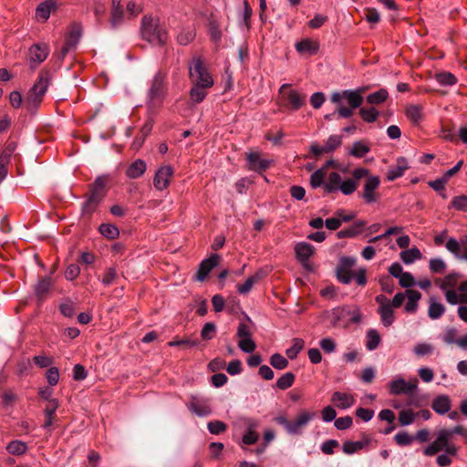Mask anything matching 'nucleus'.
I'll return each instance as SVG.
<instances>
[{
	"label": "nucleus",
	"mask_w": 467,
	"mask_h": 467,
	"mask_svg": "<svg viewBox=\"0 0 467 467\" xmlns=\"http://www.w3.org/2000/svg\"><path fill=\"white\" fill-rule=\"evenodd\" d=\"M141 35L148 42L164 46L168 39V32L161 25L160 18L145 16L141 22Z\"/></svg>",
	"instance_id": "nucleus-1"
},
{
	"label": "nucleus",
	"mask_w": 467,
	"mask_h": 467,
	"mask_svg": "<svg viewBox=\"0 0 467 467\" xmlns=\"http://www.w3.org/2000/svg\"><path fill=\"white\" fill-rule=\"evenodd\" d=\"M106 184V177H98L89 186V192L87 194V200L82 204L84 213H92L96 207L101 202L107 192Z\"/></svg>",
	"instance_id": "nucleus-2"
},
{
	"label": "nucleus",
	"mask_w": 467,
	"mask_h": 467,
	"mask_svg": "<svg viewBox=\"0 0 467 467\" xmlns=\"http://www.w3.org/2000/svg\"><path fill=\"white\" fill-rule=\"evenodd\" d=\"M190 78L193 84L211 88L213 80L200 57H194L190 65Z\"/></svg>",
	"instance_id": "nucleus-3"
},
{
	"label": "nucleus",
	"mask_w": 467,
	"mask_h": 467,
	"mask_svg": "<svg viewBox=\"0 0 467 467\" xmlns=\"http://www.w3.org/2000/svg\"><path fill=\"white\" fill-rule=\"evenodd\" d=\"M442 450L451 456H455L458 452V447L449 442L447 432L440 431L437 439L427 446L423 452L427 456H432Z\"/></svg>",
	"instance_id": "nucleus-4"
},
{
	"label": "nucleus",
	"mask_w": 467,
	"mask_h": 467,
	"mask_svg": "<svg viewBox=\"0 0 467 467\" xmlns=\"http://www.w3.org/2000/svg\"><path fill=\"white\" fill-rule=\"evenodd\" d=\"M48 86L47 73H41L38 81L31 88L28 92L26 103L29 109L36 108L42 101V97L46 93Z\"/></svg>",
	"instance_id": "nucleus-5"
},
{
	"label": "nucleus",
	"mask_w": 467,
	"mask_h": 467,
	"mask_svg": "<svg viewBox=\"0 0 467 467\" xmlns=\"http://www.w3.org/2000/svg\"><path fill=\"white\" fill-rule=\"evenodd\" d=\"M54 288V280L49 275L37 276L36 282L32 285L34 297L38 306H41L49 296Z\"/></svg>",
	"instance_id": "nucleus-6"
},
{
	"label": "nucleus",
	"mask_w": 467,
	"mask_h": 467,
	"mask_svg": "<svg viewBox=\"0 0 467 467\" xmlns=\"http://www.w3.org/2000/svg\"><path fill=\"white\" fill-rule=\"evenodd\" d=\"M419 380L417 378L406 381L401 377H397L388 383L389 391L391 395H410L412 392L417 391Z\"/></svg>",
	"instance_id": "nucleus-7"
},
{
	"label": "nucleus",
	"mask_w": 467,
	"mask_h": 467,
	"mask_svg": "<svg viewBox=\"0 0 467 467\" xmlns=\"http://www.w3.org/2000/svg\"><path fill=\"white\" fill-rule=\"evenodd\" d=\"M361 92V89H346L342 92H334L330 99L332 102H343V100H347L348 107L358 109L362 105L364 100Z\"/></svg>",
	"instance_id": "nucleus-8"
},
{
	"label": "nucleus",
	"mask_w": 467,
	"mask_h": 467,
	"mask_svg": "<svg viewBox=\"0 0 467 467\" xmlns=\"http://www.w3.org/2000/svg\"><path fill=\"white\" fill-rule=\"evenodd\" d=\"M375 300L379 305L378 314L380 316L383 326L390 327L395 320L394 307L390 305V300L384 295L377 296Z\"/></svg>",
	"instance_id": "nucleus-9"
},
{
	"label": "nucleus",
	"mask_w": 467,
	"mask_h": 467,
	"mask_svg": "<svg viewBox=\"0 0 467 467\" xmlns=\"http://www.w3.org/2000/svg\"><path fill=\"white\" fill-rule=\"evenodd\" d=\"M165 89V75L159 71L154 76L149 90V100L152 106H155L162 99Z\"/></svg>",
	"instance_id": "nucleus-10"
},
{
	"label": "nucleus",
	"mask_w": 467,
	"mask_h": 467,
	"mask_svg": "<svg viewBox=\"0 0 467 467\" xmlns=\"http://www.w3.org/2000/svg\"><path fill=\"white\" fill-rule=\"evenodd\" d=\"M445 246L456 259L467 262V234L462 235L459 240L453 237L449 238Z\"/></svg>",
	"instance_id": "nucleus-11"
},
{
	"label": "nucleus",
	"mask_w": 467,
	"mask_h": 467,
	"mask_svg": "<svg viewBox=\"0 0 467 467\" xmlns=\"http://www.w3.org/2000/svg\"><path fill=\"white\" fill-rule=\"evenodd\" d=\"M342 144V136L331 135L323 146L314 142L310 146V151L316 157H319L322 154H328L333 152L336 149L340 147Z\"/></svg>",
	"instance_id": "nucleus-12"
},
{
	"label": "nucleus",
	"mask_w": 467,
	"mask_h": 467,
	"mask_svg": "<svg viewBox=\"0 0 467 467\" xmlns=\"http://www.w3.org/2000/svg\"><path fill=\"white\" fill-rule=\"evenodd\" d=\"M246 160L248 161V169L259 173L265 171L272 165L271 160L263 158L256 151L246 153Z\"/></svg>",
	"instance_id": "nucleus-13"
},
{
	"label": "nucleus",
	"mask_w": 467,
	"mask_h": 467,
	"mask_svg": "<svg viewBox=\"0 0 467 467\" xmlns=\"http://www.w3.org/2000/svg\"><path fill=\"white\" fill-rule=\"evenodd\" d=\"M220 259V255L213 254L209 258L202 260L196 273V280L204 281L211 271L218 265Z\"/></svg>",
	"instance_id": "nucleus-14"
},
{
	"label": "nucleus",
	"mask_w": 467,
	"mask_h": 467,
	"mask_svg": "<svg viewBox=\"0 0 467 467\" xmlns=\"http://www.w3.org/2000/svg\"><path fill=\"white\" fill-rule=\"evenodd\" d=\"M174 173L173 168L170 165L161 167L154 177L153 184L157 190L162 191L169 183Z\"/></svg>",
	"instance_id": "nucleus-15"
},
{
	"label": "nucleus",
	"mask_w": 467,
	"mask_h": 467,
	"mask_svg": "<svg viewBox=\"0 0 467 467\" xmlns=\"http://www.w3.org/2000/svg\"><path fill=\"white\" fill-rule=\"evenodd\" d=\"M316 416V412H309L303 410L298 417L290 421L288 429L289 434H301L302 430L308 424V422Z\"/></svg>",
	"instance_id": "nucleus-16"
},
{
	"label": "nucleus",
	"mask_w": 467,
	"mask_h": 467,
	"mask_svg": "<svg viewBox=\"0 0 467 467\" xmlns=\"http://www.w3.org/2000/svg\"><path fill=\"white\" fill-rule=\"evenodd\" d=\"M379 182L380 181L378 176H370L367 178L364 184V192L362 194L367 202L370 203L377 201L375 191L379 188Z\"/></svg>",
	"instance_id": "nucleus-17"
},
{
	"label": "nucleus",
	"mask_w": 467,
	"mask_h": 467,
	"mask_svg": "<svg viewBox=\"0 0 467 467\" xmlns=\"http://www.w3.org/2000/svg\"><path fill=\"white\" fill-rule=\"evenodd\" d=\"M306 96L296 90H289L284 94V105L293 110H297L306 103Z\"/></svg>",
	"instance_id": "nucleus-18"
},
{
	"label": "nucleus",
	"mask_w": 467,
	"mask_h": 467,
	"mask_svg": "<svg viewBox=\"0 0 467 467\" xmlns=\"http://www.w3.org/2000/svg\"><path fill=\"white\" fill-rule=\"evenodd\" d=\"M57 8V0H46L40 3L36 9V17L47 21L52 12Z\"/></svg>",
	"instance_id": "nucleus-19"
},
{
	"label": "nucleus",
	"mask_w": 467,
	"mask_h": 467,
	"mask_svg": "<svg viewBox=\"0 0 467 467\" xmlns=\"http://www.w3.org/2000/svg\"><path fill=\"white\" fill-rule=\"evenodd\" d=\"M124 17V12L122 6L120 5L119 0H112V9L110 16V26L112 28H117L119 25H121Z\"/></svg>",
	"instance_id": "nucleus-20"
},
{
	"label": "nucleus",
	"mask_w": 467,
	"mask_h": 467,
	"mask_svg": "<svg viewBox=\"0 0 467 467\" xmlns=\"http://www.w3.org/2000/svg\"><path fill=\"white\" fill-rule=\"evenodd\" d=\"M295 251L297 259L301 263L305 264V262H306L309 259V257L314 254L315 248L312 244L308 243L301 242L295 246Z\"/></svg>",
	"instance_id": "nucleus-21"
},
{
	"label": "nucleus",
	"mask_w": 467,
	"mask_h": 467,
	"mask_svg": "<svg viewBox=\"0 0 467 467\" xmlns=\"http://www.w3.org/2000/svg\"><path fill=\"white\" fill-rule=\"evenodd\" d=\"M48 54V49L46 45H34L29 49L30 61L39 64L43 62Z\"/></svg>",
	"instance_id": "nucleus-22"
},
{
	"label": "nucleus",
	"mask_w": 467,
	"mask_h": 467,
	"mask_svg": "<svg viewBox=\"0 0 467 467\" xmlns=\"http://www.w3.org/2000/svg\"><path fill=\"white\" fill-rule=\"evenodd\" d=\"M407 169L408 163L406 159L402 157L399 158L397 161V165L389 169L387 179L389 181H395L396 179L401 177Z\"/></svg>",
	"instance_id": "nucleus-23"
},
{
	"label": "nucleus",
	"mask_w": 467,
	"mask_h": 467,
	"mask_svg": "<svg viewBox=\"0 0 467 467\" xmlns=\"http://www.w3.org/2000/svg\"><path fill=\"white\" fill-rule=\"evenodd\" d=\"M431 408L439 414H445L451 409V400L447 395H439L433 401Z\"/></svg>",
	"instance_id": "nucleus-24"
},
{
	"label": "nucleus",
	"mask_w": 467,
	"mask_h": 467,
	"mask_svg": "<svg viewBox=\"0 0 467 467\" xmlns=\"http://www.w3.org/2000/svg\"><path fill=\"white\" fill-rule=\"evenodd\" d=\"M147 165L144 161L138 159L127 168L126 175L130 179L140 177L146 171Z\"/></svg>",
	"instance_id": "nucleus-25"
},
{
	"label": "nucleus",
	"mask_w": 467,
	"mask_h": 467,
	"mask_svg": "<svg viewBox=\"0 0 467 467\" xmlns=\"http://www.w3.org/2000/svg\"><path fill=\"white\" fill-rule=\"evenodd\" d=\"M406 296L408 297V302L405 305V311L408 313H415L418 309V302L421 298V294L413 289L406 290Z\"/></svg>",
	"instance_id": "nucleus-26"
},
{
	"label": "nucleus",
	"mask_w": 467,
	"mask_h": 467,
	"mask_svg": "<svg viewBox=\"0 0 467 467\" xmlns=\"http://www.w3.org/2000/svg\"><path fill=\"white\" fill-rule=\"evenodd\" d=\"M331 401L334 402L340 409H348L354 404L355 400L352 396H349L346 393H342L339 391H336L333 393L331 397Z\"/></svg>",
	"instance_id": "nucleus-27"
},
{
	"label": "nucleus",
	"mask_w": 467,
	"mask_h": 467,
	"mask_svg": "<svg viewBox=\"0 0 467 467\" xmlns=\"http://www.w3.org/2000/svg\"><path fill=\"white\" fill-rule=\"evenodd\" d=\"M319 45L311 39H304L296 44V49L299 53L314 55L318 51Z\"/></svg>",
	"instance_id": "nucleus-28"
},
{
	"label": "nucleus",
	"mask_w": 467,
	"mask_h": 467,
	"mask_svg": "<svg viewBox=\"0 0 467 467\" xmlns=\"http://www.w3.org/2000/svg\"><path fill=\"white\" fill-rule=\"evenodd\" d=\"M366 223L364 221H358L351 227L337 232V235L338 238L354 237L361 233Z\"/></svg>",
	"instance_id": "nucleus-29"
},
{
	"label": "nucleus",
	"mask_w": 467,
	"mask_h": 467,
	"mask_svg": "<svg viewBox=\"0 0 467 467\" xmlns=\"http://www.w3.org/2000/svg\"><path fill=\"white\" fill-rule=\"evenodd\" d=\"M190 410L195 413L196 415L200 417H205L211 414V409L205 405L204 403L201 402L196 398H192L190 407Z\"/></svg>",
	"instance_id": "nucleus-30"
},
{
	"label": "nucleus",
	"mask_w": 467,
	"mask_h": 467,
	"mask_svg": "<svg viewBox=\"0 0 467 467\" xmlns=\"http://www.w3.org/2000/svg\"><path fill=\"white\" fill-rule=\"evenodd\" d=\"M445 312V306L435 301L433 297L430 298L428 316L431 319H439Z\"/></svg>",
	"instance_id": "nucleus-31"
},
{
	"label": "nucleus",
	"mask_w": 467,
	"mask_h": 467,
	"mask_svg": "<svg viewBox=\"0 0 467 467\" xmlns=\"http://www.w3.org/2000/svg\"><path fill=\"white\" fill-rule=\"evenodd\" d=\"M351 313H352V309L349 306L334 308L332 310V314H331L333 325L336 326L340 321L349 318V316L351 315Z\"/></svg>",
	"instance_id": "nucleus-32"
},
{
	"label": "nucleus",
	"mask_w": 467,
	"mask_h": 467,
	"mask_svg": "<svg viewBox=\"0 0 467 467\" xmlns=\"http://www.w3.org/2000/svg\"><path fill=\"white\" fill-rule=\"evenodd\" d=\"M81 34H82L81 26L77 24H74L71 26V29L66 37V44L68 47H71L74 48L77 46V44L78 43Z\"/></svg>",
	"instance_id": "nucleus-33"
},
{
	"label": "nucleus",
	"mask_w": 467,
	"mask_h": 467,
	"mask_svg": "<svg viewBox=\"0 0 467 467\" xmlns=\"http://www.w3.org/2000/svg\"><path fill=\"white\" fill-rule=\"evenodd\" d=\"M366 347L368 350H375L380 343V336L376 329L370 328L366 334Z\"/></svg>",
	"instance_id": "nucleus-34"
},
{
	"label": "nucleus",
	"mask_w": 467,
	"mask_h": 467,
	"mask_svg": "<svg viewBox=\"0 0 467 467\" xmlns=\"http://www.w3.org/2000/svg\"><path fill=\"white\" fill-rule=\"evenodd\" d=\"M406 115L410 121L417 124L422 119V108L419 105H410L406 109Z\"/></svg>",
	"instance_id": "nucleus-35"
},
{
	"label": "nucleus",
	"mask_w": 467,
	"mask_h": 467,
	"mask_svg": "<svg viewBox=\"0 0 467 467\" xmlns=\"http://www.w3.org/2000/svg\"><path fill=\"white\" fill-rule=\"evenodd\" d=\"M420 251L416 247L402 251L400 253V258L407 265L413 263L416 259H420Z\"/></svg>",
	"instance_id": "nucleus-36"
},
{
	"label": "nucleus",
	"mask_w": 467,
	"mask_h": 467,
	"mask_svg": "<svg viewBox=\"0 0 467 467\" xmlns=\"http://www.w3.org/2000/svg\"><path fill=\"white\" fill-rule=\"evenodd\" d=\"M99 233L109 239H115L119 234L118 227L110 223H102L99 226Z\"/></svg>",
	"instance_id": "nucleus-37"
},
{
	"label": "nucleus",
	"mask_w": 467,
	"mask_h": 467,
	"mask_svg": "<svg viewBox=\"0 0 467 467\" xmlns=\"http://www.w3.org/2000/svg\"><path fill=\"white\" fill-rule=\"evenodd\" d=\"M388 96V91L385 88H380L379 90L369 94L367 97V102L372 105L380 104L387 99Z\"/></svg>",
	"instance_id": "nucleus-38"
},
{
	"label": "nucleus",
	"mask_w": 467,
	"mask_h": 467,
	"mask_svg": "<svg viewBox=\"0 0 467 467\" xmlns=\"http://www.w3.org/2000/svg\"><path fill=\"white\" fill-rule=\"evenodd\" d=\"M435 78L441 86H452L457 82L456 77L446 71L436 74Z\"/></svg>",
	"instance_id": "nucleus-39"
},
{
	"label": "nucleus",
	"mask_w": 467,
	"mask_h": 467,
	"mask_svg": "<svg viewBox=\"0 0 467 467\" xmlns=\"http://www.w3.org/2000/svg\"><path fill=\"white\" fill-rule=\"evenodd\" d=\"M195 37V32L190 28H182L180 34L177 36V42L180 45L186 46L191 43Z\"/></svg>",
	"instance_id": "nucleus-40"
},
{
	"label": "nucleus",
	"mask_w": 467,
	"mask_h": 467,
	"mask_svg": "<svg viewBox=\"0 0 467 467\" xmlns=\"http://www.w3.org/2000/svg\"><path fill=\"white\" fill-rule=\"evenodd\" d=\"M295 381V375L292 372H286L282 375L276 381V387L280 389L290 388Z\"/></svg>",
	"instance_id": "nucleus-41"
},
{
	"label": "nucleus",
	"mask_w": 467,
	"mask_h": 467,
	"mask_svg": "<svg viewBox=\"0 0 467 467\" xmlns=\"http://www.w3.org/2000/svg\"><path fill=\"white\" fill-rule=\"evenodd\" d=\"M205 88H204L201 85L193 84V87L192 88V89L190 91V96H191L192 100L194 101L195 103L202 102L206 96V92L204 90Z\"/></svg>",
	"instance_id": "nucleus-42"
},
{
	"label": "nucleus",
	"mask_w": 467,
	"mask_h": 467,
	"mask_svg": "<svg viewBox=\"0 0 467 467\" xmlns=\"http://www.w3.org/2000/svg\"><path fill=\"white\" fill-rule=\"evenodd\" d=\"M327 175L325 168H320L316 171L310 177V183L313 188L320 187L324 184V179Z\"/></svg>",
	"instance_id": "nucleus-43"
},
{
	"label": "nucleus",
	"mask_w": 467,
	"mask_h": 467,
	"mask_svg": "<svg viewBox=\"0 0 467 467\" xmlns=\"http://www.w3.org/2000/svg\"><path fill=\"white\" fill-rule=\"evenodd\" d=\"M369 151V147L362 141H356L350 150V154L356 158H362Z\"/></svg>",
	"instance_id": "nucleus-44"
},
{
	"label": "nucleus",
	"mask_w": 467,
	"mask_h": 467,
	"mask_svg": "<svg viewBox=\"0 0 467 467\" xmlns=\"http://www.w3.org/2000/svg\"><path fill=\"white\" fill-rule=\"evenodd\" d=\"M359 114L365 121L371 123L377 119L379 111L373 107L370 109L360 108Z\"/></svg>",
	"instance_id": "nucleus-45"
},
{
	"label": "nucleus",
	"mask_w": 467,
	"mask_h": 467,
	"mask_svg": "<svg viewBox=\"0 0 467 467\" xmlns=\"http://www.w3.org/2000/svg\"><path fill=\"white\" fill-rule=\"evenodd\" d=\"M6 449L11 454L21 455L26 451V445L20 441H13L7 445Z\"/></svg>",
	"instance_id": "nucleus-46"
},
{
	"label": "nucleus",
	"mask_w": 467,
	"mask_h": 467,
	"mask_svg": "<svg viewBox=\"0 0 467 467\" xmlns=\"http://www.w3.org/2000/svg\"><path fill=\"white\" fill-rule=\"evenodd\" d=\"M270 364L276 369H285L288 366V361L282 355L275 353L271 356Z\"/></svg>",
	"instance_id": "nucleus-47"
},
{
	"label": "nucleus",
	"mask_w": 467,
	"mask_h": 467,
	"mask_svg": "<svg viewBox=\"0 0 467 467\" xmlns=\"http://www.w3.org/2000/svg\"><path fill=\"white\" fill-rule=\"evenodd\" d=\"M461 277L462 275L458 273H451L447 275L444 281L440 285L441 289L445 290L448 287H454Z\"/></svg>",
	"instance_id": "nucleus-48"
},
{
	"label": "nucleus",
	"mask_w": 467,
	"mask_h": 467,
	"mask_svg": "<svg viewBox=\"0 0 467 467\" xmlns=\"http://www.w3.org/2000/svg\"><path fill=\"white\" fill-rule=\"evenodd\" d=\"M304 348V341L300 338H295L293 346L286 350V355L290 359L297 357V354Z\"/></svg>",
	"instance_id": "nucleus-49"
},
{
	"label": "nucleus",
	"mask_w": 467,
	"mask_h": 467,
	"mask_svg": "<svg viewBox=\"0 0 467 467\" xmlns=\"http://www.w3.org/2000/svg\"><path fill=\"white\" fill-rule=\"evenodd\" d=\"M358 182L353 179H348L340 184L339 190L342 193L348 195L353 193L358 188Z\"/></svg>",
	"instance_id": "nucleus-50"
},
{
	"label": "nucleus",
	"mask_w": 467,
	"mask_h": 467,
	"mask_svg": "<svg viewBox=\"0 0 467 467\" xmlns=\"http://www.w3.org/2000/svg\"><path fill=\"white\" fill-rule=\"evenodd\" d=\"M416 414L410 410H403L399 414V420L402 426L413 423Z\"/></svg>",
	"instance_id": "nucleus-51"
},
{
	"label": "nucleus",
	"mask_w": 467,
	"mask_h": 467,
	"mask_svg": "<svg viewBox=\"0 0 467 467\" xmlns=\"http://www.w3.org/2000/svg\"><path fill=\"white\" fill-rule=\"evenodd\" d=\"M334 103L337 104L336 109L337 111L338 118L348 119L353 116L355 109H353L351 107L345 106V104L343 102H334Z\"/></svg>",
	"instance_id": "nucleus-52"
},
{
	"label": "nucleus",
	"mask_w": 467,
	"mask_h": 467,
	"mask_svg": "<svg viewBox=\"0 0 467 467\" xmlns=\"http://www.w3.org/2000/svg\"><path fill=\"white\" fill-rule=\"evenodd\" d=\"M364 447V443L362 441H347L343 444V451L346 454H353L358 450H361Z\"/></svg>",
	"instance_id": "nucleus-53"
},
{
	"label": "nucleus",
	"mask_w": 467,
	"mask_h": 467,
	"mask_svg": "<svg viewBox=\"0 0 467 467\" xmlns=\"http://www.w3.org/2000/svg\"><path fill=\"white\" fill-rule=\"evenodd\" d=\"M249 431L244 435L243 442L247 445H251L256 442L258 435L256 432L252 431V427L255 426L254 422L251 420L248 421Z\"/></svg>",
	"instance_id": "nucleus-54"
},
{
	"label": "nucleus",
	"mask_w": 467,
	"mask_h": 467,
	"mask_svg": "<svg viewBox=\"0 0 467 467\" xmlns=\"http://www.w3.org/2000/svg\"><path fill=\"white\" fill-rule=\"evenodd\" d=\"M207 428L212 434H220L226 431L227 425L221 420H212L208 422Z\"/></svg>",
	"instance_id": "nucleus-55"
},
{
	"label": "nucleus",
	"mask_w": 467,
	"mask_h": 467,
	"mask_svg": "<svg viewBox=\"0 0 467 467\" xmlns=\"http://www.w3.org/2000/svg\"><path fill=\"white\" fill-rule=\"evenodd\" d=\"M216 332V326L212 323H206L201 331V337L203 340H210L212 339Z\"/></svg>",
	"instance_id": "nucleus-56"
},
{
	"label": "nucleus",
	"mask_w": 467,
	"mask_h": 467,
	"mask_svg": "<svg viewBox=\"0 0 467 467\" xmlns=\"http://www.w3.org/2000/svg\"><path fill=\"white\" fill-rule=\"evenodd\" d=\"M394 440L400 446H409L412 443L414 438L408 432L401 431L394 436Z\"/></svg>",
	"instance_id": "nucleus-57"
},
{
	"label": "nucleus",
	"mask_w": 467,
	"mask_h": 467,
	"mask_svg": "<svg viewBox=\"0 0 467 467\" xmlns=\"http://www.w3.org/2000/svg\"><path fill=\"white\" fill-rule=\"evenodd\" d=\"M446 264L440 258L431 259L430 261V269L433 273L442 274L446 270Z\"/></svg>",
	"instance_id": "nucleus-58"
},
{
	"label": "nucleus",
	"mask_w": 467,
	"mask_h": 467,
	"mask_svg": "<svg viewBox=\"0 0 467 467\" xmlns=\"http://www.w3.org/2000/svg\"><path fill=\"white\" fill-rule=\"evenodd\" d=\"M238 347L245 353H252L254 351L256 345L250 337H245L238 342Z\"/></svg>",
	"instance_id": "nucleus-59"
},
{
	"label": "nucleus",
	"mask_w": 467,
	"mask_h": 467,
	"mask_svg": "<svg viewBox=\"0 0 467 467\" xmlns=\"http://www.w3.org/2000/svg\"><path fill=\"white\" fill-rule=\"evenodd\" d=\"M433 349H434V348L432 345L427 344V343H421V344H418L415 346L414 353L417 356L421 357V356L431 354L433 352Z\"/></svg>",
	"instance_id": "nucleus-60"
},
{
	"label": "nucleus",
	"mask_w": 467,
	"mask_h": 467,
	"mask_svg": "<svg viewBox=\"0 0 467 467\" xmlns=\"http://www.w3.org/2000/svg\"><path fill=\"white\" fill-rule=\"evenodd\" d=\"M355 276L354 273L349 270H339L337 269V280L345 285H348L351 282L353 277Z\"/></svg>",
	"instance_id": "nucleus-61"
},
{
	"label": "nucleus",
	"mask_w": 467,
	"mask_h": 467,
	"mask_svg": "<svg viewBox=\"0 0 467 467\" xmlns=\"http://www.w3.org/2000/svg\"><path fill=\"white\" fill-rule=\"evenodd\" d=\"M355 264H356L355 258L343 256L340 258L339 263L337 266V269L344 270V271L345 270L351 271V268L355 265Z\"/></svg>",
	"instance_id": "nucleus-62"
},
{
	"label": "nucleus",
	"mask_w": 467,
	"mask_h": 467,
	"mask_svg": "<svg viewBox=\"0 0 467 467\" xmlns=\"http://www.w3.org/2000/svg\"><path fill=\"white\" fill-rule=\"evenodd\" d=\"M451 206L460 211H467V195L454 197L451 201Z\"/></svg>",
	"instance_id": "nucleus-63"
},
{
	"label": "nucleus",
	"mask_w": 467,
	"mask_h": 467,
	"mask_svg": "<svg viewBox=\"0 0 467 467\" xmlns=\"http://www.w3.org/2000/svg\"><path fill=\"white\" fill-rule=\"evenodd\" d=\"M80 274V267L77 264H71L67 266L65 272V277L67 280L72 281L76 279Z\"/></svg>",
	"instance_id": "nucleus-64"
}]
</instances>
